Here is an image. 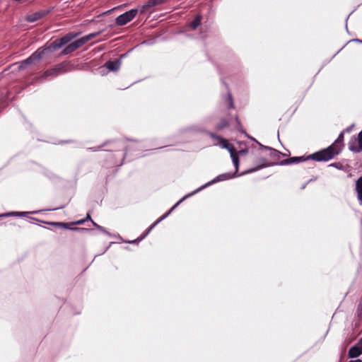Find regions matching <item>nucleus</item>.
<instances>
[{
    "label": "nucleus",
    "mask_w": 362,
    "mask_h": 362,
    "mask_svg": "<svg viewBox=\"0 0 362 362\" xmlns=\"http://www.w3.org/2000/svg\"><path fill=\"white\" fill-rule=\"evenodd\" d=\"M352 41H355V42H359V43H362V40H359V39H354V40H352Z\"/></svg>",
    "instance_id": "obj_37"
},
{
    "label": "nucleus",
    "mask_w": 362,
    "mask_h": 362,
    "mask_svg": "<svg viewBox=\"0 0 362 362\" xmlns=\"http://www.w3.org/2000/svg\"><path fill=\"white\" fill-rule=\"evenodd\" d=\"M87 218H89V219L91 221V222H92L93 225V226H94L97 229H98L99 230H100L101 232H103V233H105V234H107V235H110V233H109V232H108V231H107V230L104 227H103V226H100V225L97 224V223H95L93 220H91V218H90V217L89 214H87Z\"/></svg>",
    "instance_id": "obj_23"
},
{
    "label": "nucleus",
    "mask_w": 362,
    "mask_h": 362,
    "mask_svg": "<svg viewBox=\"0 0 362 362\" xmlns=\"http://www.w3.org/2000/svg\"><path fill=\"white\" fill-rule=\"evenodd\" d=\"M308 183L305 182V184H303L301 187V189H303L305 188L306 185H308Z\"/></svg>",
    "instance_id": "obj_39"
},
{
    "label": "nucleus",
    "mask_w": 362,
    "mask_h": 362,
    "mask_svg": "<svg viewBox=\"0 0 362 362\" xmlns=\"http://www.w3.org/2000/svg\"><path fill=\"white\" fill-rule=\"evenodd\" d=\"M189 130L192 132H205V129L203 127H200L197 124L192 125L189 127Z\"/></svg>",
    "instance_id": "obj_24"
},
{
    "label": "nucleus",
    "mask_w": 362,
    "mask_h": 362,
    "mask_svg": "<svg viewBox=\"0 0 362 362\" xmlns=\"http://www.w3.org/2000/svg\"><path fill=\"white\" fill-rule=\"evenodd\" d=\"M252 140H254L255 142H257V140L254 139V138H252Z\"/></svg>",
    "instance_id": "obj_42"
},
{
    "label": "nucleus",
    "mask_w": 362,
    "mask_h": 362,
    "mask_svg": "<svg viewBox=\"0 0 362 362\" xmlns=\"http://www.w3.org/2000/svg\"><path fill=\"white\" fill-rule=\"evenodd\" d=\"M66 64L65 63H61L54 68L48 69L44 72L40 80L46 79L47 78L52 76L55 77L59 74H62L66 71Z\"/></svg>",
    "instance_id": "obj_7"
},
{
    "label": "nucleus",
    "mask_w": 362,
    "mask_h": 362,
    "mask_svg": "<svg viewBox=\"0 0 362 362\" xmlns=\"http://www.w3.org/2000/svg\"><path fill=\"white\" fill-rule=\"evenodd\" d=\"M349 362H361V360L360 359H356V360H352V361H350Z\"/></svg>",
    "instance_id": "obj_38"
},
{
    "label": "nucleus",
    "mask_w": 362,
    "mask_h": 362,
    "mask_svg": "<svg viewBox=\"0 0 362 362\" xmlns=\"http://www.w3.org/2000/svg\"><path fill=\"white\" fill-rule=\"evenodd\" d=\"M78 35V33H68L64 37H61L59 40H57L54 41L51 45L48 47H47V52L51 49L56 50L58 49L63 46L68 44L71 40H72L74 38H75Z\"/></svg>",
    "instance_id": "obj_5"
},
{
    "label": "nucleus",
    "mask_w": 362,
    "mask_h": 362,
    "mask_svg": "<svg viewBox=\"0 0 362 362\" xmlns=\"http://www.w3.org/2000/svg\"><path fill=\"white\" fill-rule=\"evenodd\" d=\"M252 140H254L255 142H257V140L254 139V138H252Z\"/></svg>",
    "instance_id": "obj_43"
},
{
    "label": "nucleus",
    "mask_w": 362,
    "mask_h": 362,
    "mask_svg": "<svg viewBox=\"0 0 362 362\" xmlns=\"http://www.w3.org/2000/svg\"><path fill=\"white\" fill-rule=\"evenodd\" d=\"M345 133V131H342L338 136L337 139L334 141V142L331 145L332 146H334V148L337 149L339 148V153H341L342 148L344 146L343 141H344V134Z\"/></svg>",
    "instance_id": "obj_16"
},
{
    "label": "nucleus",
    "mask_w": 362,
    "mask_h": 362,
    "mask_svg": "<svg viewBox=\"0 0 362 362\" xmlns=\"http://www.w3.org/2000/svg\"><path fill=\"white\" fill-rule=\"evenodd\" d=\"M168 0H148L140 8V13H144L151 8L161 5Z\"/></svg>",
    "instance_id": "obj_11"
},
{
    "label": "nucleus",
    "mask_w": 362,
    "mask_h": 362,
    "mask_svg": "<svg viewBox=\"0 0 362 362\" xmlns=\"http://www.w3.org/2000/svg\"><path fill=\"white\" fill-rule=\"evenodd\" d=\"M153 230V228H151V226L146 230V231L143 234L141 235L140 237L137 238L135 240H129V241H126V243H129V244H136V243H139L140 241H141L143 239H144L148 235V233Z\"/></svg>",
    "instance_id": "obj_19"
},
{
    "label": "nucleus",
    "mask_w": 362,
    "mask_h": 362,
    "mask_svg": "<svg viewBox=\"0 0 362 362\" xmlns=\"http://www.w3.org/2000/svg\"><path fill=\"white\" fill-rule=\"evenodd\" d=\"M339 154V148L336 149L334 148V146L330 145L326 148L322 149L311 154L310 156H308V158L313 159L318 162H326L332 159Z\"/></svg>",
    "instance_id": "obj_3"
},
{
    "label": "nucleus",
    "mask_w": 362,
    "mask_h": 362,
    "mask_svg": "<svg viewBox=\"0 0 362 362\" xmlns=\"http://www.w3.org/2000/svg\"><path fill=\"white\" fill-rule=\"evenodd\" d=\"M354 124L348 127L347 128H346L344 131H345V132H351L353 129V127H354Z\"/></svg>",
    "instance_id": "obj_32"
},
{
    "label": "nucleus",
    "mask_w": 362,
    "mask_h": 362,
    "mask_svg": "<svg viewBox=\"0 0 362 362\" xmlns=\"http://www.w3.org/2000/svg\"><path fill=\"white\" fill-rule=\"evenodd\" d=\"M100 34V32H95V33H90L87 35H85V36H83V37L86 40V42H88V41L93 40V38L99 36Z\"/></svg>",
    "instance_id": "obj_25"
},
{
    "label": "nucleus",
    "mask_w": 362,
    "mask_h": 362,
    "mask_svg": "<svg viewBox=\"0 0 362 362\" xmlns=\"http://www.w3.org/2000/svg\"><path fill=\"white\" fill-rule=\"evenodd\" d=\"M3 215H4V214H0V218H5L6 217V216H2Z\"/></svg>",
    "instance_id": "obj_40"
},
{
    "label": "nucleus",
    "mask_w": 362,
    "mask_h": 362,
    "mask_svg": "<svg viewBox=\"0 0 362 362\" xmlns=\"http://www.w3.org/2000/svg\"><path fill=\"white\" fill-rule=\"evenodd\" d=\"M102 146L98 147H94V148H89V150H91L92 151H97L101 148Z\"/></svg>",
    "instance_id": "obj_33"
},
{
    "label": "nucleus",
    "mask_w": 362,
    "mask_h": 362,
    "mask_svg": "<svg viewBox=\"0 0 362 362\" xmlns=\"http://www.w3.org/2000/svg\"><path fill=\"white\" fill-rule=\"evenodd\" d=\"M349 148L354 153H359L362 151V130L358 134V144L356 139H354L349 142Z\"/></svg>",
    "instance_id": "obj_10"
},
{
    "label": "nucleus",
    "mask_w": 362,
    "mask_h": 362,
    "mask_svg": "<svg viewBox=\"0 0 362 362\" xmlns=\"http://www.w3.org/2000/svg\"><path fill=\"white\" fill-rule=\"evenodd\" d=\"M35 212H18V211H12L5 213L2 216H17V217H25L28 214H35Z\"/></svg>",
    "instance_id": "obj_18"
},
{
    "label": "nucleus",
    "mask_w": 362,
    "mask_h": 362,
    "mask_svg": "<svg viewBox=\"0 0 362 362\" xmlns=\"http://www.w3.org/2000/svg\"><path fill=\"white\" fill-rule=\"evenodd\" d=\"M258 144L259 145V147L261 149H264V150H267V151H269L270 152L269 155L274 158H279V156H280V154H281V152L274 149V148H272L271 147H269V146H263L261 144Z\"/></svg>",
    "instance_id": "obj_17"
},
{
    "label": "nucleus",
    "mask_w": 362,
    "mask_h": 362,
    "mask_svg": "<svg viewBox=\"0 0 362 362\" xmlns=\"http://www.w3.org/2000/svg\"><path fill=\"white\" fill-rule=\"evenodd\" d=\"M273 164H269L267 163H263L262 164H261L259 166H257V168H251V169H249L242 173H240V175H238L237 173L238 171V170L234 173H223V174H221V175H218V176H216L215 178H214L213 180H211V181L208 182L207 183H206L205 185L201 186L200 187H199L198 189H197V192H200L202 190H203L204 189L206 188L207 187H209L216 182H221V181H225V180H230V179H232V178H234V177H238V176H240V175H245V174H247V173H253L255 171H257L262 168H266V167H268V166H270V165H272Z\"/></svg>",
    "instance_id": "obj_1"
},
{
    "label": "nucleus",
    "mask_w": 362,
    "mask_h": 362,
    "mask_svg": "<svg viewBox=\"0 0 362 362\" xmlns=\"http://www.w3.org/2000/svg\"><path fill=\"white\" fill-rule=\"evenodd\" d=\"M358 315L362 317V302L360 303V305L358 306Z\"/></svg>",
    "instance_id": "obj_31"
},
{
    "label": "nucleus",
    "mask_w": 362,
    "mask_h": 362,
    "mask_svg": "<svg viewBox=\"0 0 362 362\" xmlns=\"http://www.w3.org/2000/svg\"><path fill=\"white\" fill-rule=\"evenodd\" d=\"M227 102H228V108L234 107L232 95L230 93H228V95Z\"/></svg>",
    "instance_id": "obj_28"
},
{
    "label": "nucleus",
    "mask_w": 362,
    "mask_h": 362,
    "mask_svg": "<svg viewBox=\"0 0 362 362\" xmlns=\"http://www.w3.org/2000/svg\"><path fill=\"white\" fill-rule=\"evenodd\" d=\"M355 191L357 194L358 201L362 205V176L356 181Z\"/></svg>",
    "instance_id": "obj_15"
},
{
    "label": "nucleus",
    "mask_w": 362,
    "mask_h": 362,
    "mask_svg": "<svg viewBox=\"0 0 362 362\" xmlns=\"http://www.w3.org/2000/svg\"><path fill=\"white\" fill-rule=\"evenodd\" d=\"M329 166L335 168L339 170H341L343 168V165L340 163H331Z\"/></svg>",
    "instance_id": "obj_29"
},
{
    "label": "nucleus",
    "mask_w": 362,
    "mask_h": 362,
    "mask_svg": "<svg viewBox=\"0 0 362 362\" xmlns=\"http://www.w3.org/2000/svg\"><path fill=\"white\" fill-rule=\"evenodd\" d=\"M85 222V220L83 219V220H80V221H78L75 223V224H78V225H81L83 224V223Z\"/></svg>",
    "instance_id": "obj_35"
},
{
    "label": "nucleus",
    "mask_w": 362,
    "mask_h": 362,
    "mask_svg": "<svg viewBox=\"0 0 362 362\" xmlns=\"http://www.w3.org/2000/svg\"><path fill=\"white\" fill-rule=\"evenodd\" d=\"M47 49L40 48L32 54L25 60L21 62L18 69L20 70L25 69L28 65L35 64L39 62L45 56Z\"/></svg>",
    "instance_id": "obj_4"
},
{
    "label": "nucleus",
    "mask_w": 362,
    "mask_h": 362,
    "mask_svg": "<svg viewBox=\"0 0 362 362\" xmlns=\"http://www.w3.org/2000/svg\"><path fill=\"white\" fill-rule=\"evenodd\" d=\"M208 134L213 139L214 146H219L222 148H225L228 151L233 163L237 171L239 168V159L238 155L235 152L233 146H230L226 139L220 136H218L212 132H208Z\"/></svg>",
    "instance_id": "obj_2"
},
{
    "label": "nucleus",
    "mask_w": 362,
    "mask_h": 362,
    "mask_svg": "<svg viewBox=\"0 0 362 362\" xmlns=\"http://www.w3.org/2000/svg\"><path fill=\"white\" fill-rule=\"evenodd\" d=\"M198 193L197 189L185 195L181 199H180L167 213L160 216L155 223L151 225V228H153L157 224L161 222L163 220L166 218L183 201L189 198L190 197Z\"/></svg>",
    "instance_id": "obj_8"
},
{
    "label": "nucleus",
    "mask_w": 362,
    "mask_h": 362,
    "mask_svg": "<svg viewBox=\"0 0 362 362\" xmlns=\"http://www.w3.org/2000/svg\"><path fill=\"white\" fill-rule=\"evenodd\" d=\"M86 40L83 37H81L80 39H78L72 42L76 49L80 48L83 45H85Z\"/></svg>",
    "instance_id": "obj_22"
},
{
    "label": "nucleus",
    "mask_w": 362,
    "mask_h": 362,
    "mask_svg": "<svg viewBox=\"0 0 362 362\" xmlns=\"http://www.w3.org/2000/svg\"><path fill=\"white\" fill-rule=\"evenodd\" d=\"M228 126V122L226 120L223 119L220 123H218L216 125V129L218 130H222L223 129L227 127Z\"/></svg>",
    "instance_id": "obj_26"
},
{
    "label": "nucleus",
    "mask_w": 362,
    "mask_h": 362,
    "mask_svg": "<svg viewBox=\"0 0 362 362\" xmlns=\"http://www.w3.org/2000/svg\"><path fill=\"white\" fill-rule=\"evenodd\" d=\"M71 230H81V231H88V229L87 228H71Z\"/></svg>",
    "instance_id": "obj_30"
},
{
    "label": "nucleus",
    "mask_w": 362,
    "mask_h": 362,
    "mask_svg": "<svg viewBox=\"0 0 362 362\" xmlns=\"http://www.w3.org/2000/svg\"><path fill=\"white\" fill-rule=\"evenodd\" d=\"M48 224H50V225L54 226L61 227V228H66V229L69 228L67 227L66 223H64L51 222V223H48Z\"/></svg>",
    "instance_id": "obj_27"
},
{
    "label": "nucleus",
    "mask_w": 362,
    "mask_h": 362,
    "mask_svg": "<svg viewBox=\"0 0 362 362\" xmlns=\"http://www.w3.org/2000/svg\"><path fill=\"white\" fill-rule=\"evenodd\" d=\"M121 60L117 59L115 61H108L105 63V66L110 71H117L121 66Z\"/></svg>",
    "instance_id": "obj_14"
},
{
    "label": "nucleus",
    "mask_w": 362,
    "mask_h": 362,
    "mask_svg": "<svg viewBox=\"0 0 362 362\" xmlns=\"http://www.w3.org/2000/svg\"><path fill=\"white\" fill-rule=\"evenodd\" d=\"M252 140H254L255 142H257V140L254 139V138H252Z\"/></svg>",
    "instance_id": "obj_41"
},
{
    "label": "nucleus",
    "mask_w": 362,
    "mask_h": 362,
    "mask_svg": "<svg viewBox=\"0 0 362 362\" xmlns=\"http://www.w3.org/2000/svg\"><path fill=\"white\" fill-rule=\"evenodd\" d=\"M308 159L309 158H308V157L305 158L304 156L291 157L290 158L281 160L278 164L281 165H291L293 163H298L300 162H303Z\"/></svg>",
    "instance_id": "obj_13"
},
{
    "label": "nucleus",
    "mask_w": 362,
    "mask_h": 362,
    "mask_svg": "<svg viewBox=\"0 0 362 362\" xmlns=\"http://www.w3.org/2000/svg\"><path fill=\"white\" fill-rule=\"evenodd\" d=\"M51 10H41L26 16V21L30 23L35 22L50 13Z\"/></svg>",
    "instance_id": "obj_9"
},
{
    "label": "nucleus",
    "mask_w": 362,
    "mask_h": 362,
    "mask_svg": "<svg viewBox=\"0 0 362 362\" xmlns=\"http://www.w3.org/2000/svg\"><path fill=\"white\" fill-rule=\"evenodd\" d=\"M247 153V149H245V150H241L239 151V154L240 155H245Z\"/></svg>",
    "instance_id": "obj_34"
},
{
    "label": "nucleus",
    "mask_w": 362,
    "mask_h": 362,
    "mask_svg": "<svg viewBox=\"0 0 362 362\" xmlns=\"http://www.w3.org/2000/svg\"><path fill=\"white\" fill-rule=\"evenodd\" d=\"M202 18L199 15H197L193 21L190 23V28L192 30H195L201 23Z\"/></svg>",
    "instance_id": "obj_21"
},
{
    "label": "nucleus",
    "mask_w": 362,
    "mask_h": 362,
    "mask_svg": "<svg viewBox=\"0 0 362 362\" xmlns=\"http://www.w3.org/2000/svg\"><path fill=\"white\" fill-rule=\"evenodd\" d=\"M138 13V9H131L123 14L119 15L115 20V23L119 26H122L130 22Z\"/></svg>",
    "instance_id": "obj_6"
},
{
    "label": "nucleus",
    "mask_w": 362,
    "mask_h": 362,
    "mask_svg": "<svg viewBox=\"0 0 362 362\" xmlns=\"http://www.w3.org/2000/svg\"><path fill=\"white\" fill-rule=\"evenodd\" d=\"M362 354V338L358 342L350 348L348 355L349 358H354Z\"/></svg>",
    "instance_id": "obj_12"
},
{
    "label": "nucleus",
    "mask_w": 362,
    "mask_h": 362,
    "mask_svg": "<svg viewBox=\"0 0 362 362\" xmlns=\"http://www.w3.org/2000/svg\"><path fill=\"white\" fill-rule=\"evenodd\" d=\"M76 49H75L74 45L71 42L64 47V49L62 52V54L66 55V54H69L76 51Z\"/></svg>",
    "instance_id": "obj_20"
},
{
    "label": "nucleus",
    "mask_w": 362,
    "mask_h": 362,
    "mask_svg": "<svg viewBox=\"0 0 362 362\" xmlns=\"http://www.w3.org/2000/svg\"><path fill=\"white\" fill-rule=\"evenodd\" d=\"M316 179H317L316 177L311 178V179H310V180L307 182V183H310V182H313V181L316 180Z\"/></svg>",
    "instance_id": "obj_36"
}]
</instances>
